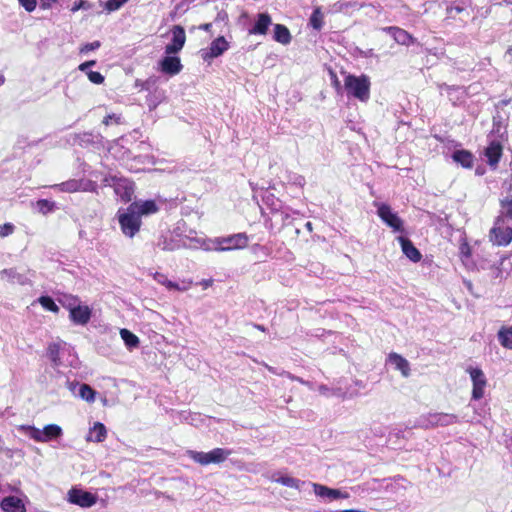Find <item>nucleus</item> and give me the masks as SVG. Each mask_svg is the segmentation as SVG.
<instances>
[{
    "label": "nucleus",
    "mask_w": 512,
    "mask_h": 512,
    "mask_svg": "<svg viewBox=\"0 0 512 512\" xmlns=\"http://www.w3.org/2000/svg\"><path fill=\"white\" fill-rule=\"evenodd\" d=\"M485 156L490 166L496 167L501 156L502 146L498 141H491L488 147L485 149Z\"/></svg>",
    "instance_id": "nucleus-23"
},
{
    "label": "nucleus",
    "mask_w": 512,
    "mask_h": 512,
    "mask_svg": "<svg viewBox=\"0 0 512 512\" xmlns=\"http://www.w3.org/2000/svg\"><path fill=\"white\" fill-rule=\"evenodd\" d=\"M272 25V19L268 13H259L255 24L249 29V34L265 35Z\"/></svg>",
    "instance_id": "nucleus-19"
},
{
    "label": "nucleus",
    "mask_w": 512,
    "mask_h": 512,
    "mask_svg": "<svg viewBox=\"0 0 512 512\" xmlns=\"http://www.w3.org/2000/svg\"><path fill=\"white\" fill-rule=\"evenodd\" d=\"M232 454V450L226 448H214L209 452L187 450L186 455L194 462L207 466L210 464H221Z\"/></svg>",
    "instance_id": "nucleus-3"
},
{
    "label": "nucleus",
    "mask_w": 512,
    "mask_h": 512,
    "mask_svg": "<svg viewBox=\"0 0 512 512\" xmlns=\"http://www.w3.org/2000/svg\"><path fill=\"white\" fill-rule=\"evenodd\" d=\"M472 380V399L479 400L484 396L487 379L484 372L480 368L468 367L466 370Z\"/></svg>",
    "instance_id": "nucleus-9"
},
{
    "label": "nucleus",
    "mask_w": 512,
    "mask_h": 512,
    "mask_svg": "<svg viewBox=\"0 0 512 512\" xmlns=\"http://www.w3.org/2000/svg\"><path fill=\"white\" fill-rule=\"evenodd\" d=\"M452 159L463 168L470 169L473 167L474 156L468 150H456L452 154Z\"/></svg>",
    "instance_id": "nucleus-26"
},
{
    "label": "nucleus",
    "mask_w": 512,
    "mask_h": 512,
    "mask_svg": "<svg viewBox=\"0 0 512 512\" xmlns=\"http://www.w3.org/2000/svg\"><path fill=\"white\" fill-rule=\"evenodd\" d=\"M0 507L4 512H26L23 501L16 496L3 498Z\"/></svg>",
    "instance_id": "nucleus-22"
},
{
    "label": "nucleus",
    "mask_w": 512,
    "mask_h": 512,
    "mask_svg": "<svg viewBox=\"0 0 512 512\" xmlns=\"http://www.w3.org/2000/svg\"><path fill=\"white\" fill-rule=\"evenodd\" d=\"M68 501L80 507L88 508L97 502V496L82 489L72 488L68 492Z\"/></svg>",
    "instance_id": "nucleus-10"
},
{
    "label": "nucleus",
    "mask_w": 512,
    "mask_h": 512,
    "mask_svg": "<svg viewBox=\"0 0 512 512\" xmlns=\"http://www.w3.org/2000/svg\"><path fill=\"white\" fill-rule=\"evenodd\" d=\"M114 192L123 202L132 200L134 194V183L126 178L113 177L112 184Z\"/></svg>",
    "instance_id": "nucleus-12"
},
{
    "label": "nucleus",
    "mask_w": 512,
    "mask_h": 512,
    "mask_svg": "<svg viewBox=\"0 0 512 512\" xmlns=\"http://www.w3.org/2000/svg\"><path fill=\"white\" fill-rule=\"evenodd\" d=\"M87 77L94 84H102L104 82V76L100 72L89 71L87 72Z\"/></svg>",
    "instance_id": "nucleus-50"
},
{
    "label": "nucleus",
    "mask_w": 512,
    "mask_h": 512,
    "mask_svg": "<svg viewBox=\"0 0 512 512\" xmlns=\"http://www.w3.org/2000/svg\"><path fill=\"white\" fill-rule=\"evenodd\" d=\"M106 436L107 430L104 424L95 422L94 425L89 429L86 440L99 443L103 442Z\"/></svg>",
    "instance_id": "nucleus-27"
},
{
    "label": "nucleus",
    "mask_w": 512,
    "mask_h": 512,
    "mask_svg": "<svg viewBox=\"0 0 512 512\" xmlns=\"http://www.w3.org/2000/svg\"><path fill=\"white\" fill-rule=\"evenodd\" d=\"M36 207L40 213L45 215L54 211L56 204L55 202L47 199H40L37 201Z\"/></svg>",
    "instance_id": "nucleus-41"
},
{
    "label": "nucleus",
    "mask_w": 512,
    "mask_h": 512,
    "mask_svg": "<svg viewBox=\"0 0 512 512\" xmlns=\"http://www.w3.org/2000/svg\"><path fill=\"white\" fill-rule=\"evenodd\" d=\"M95 64H96V61H94V60L86 61V62L80 64L78 69L87 74V72L90 71L89 68L94 66Z\"/></svg>",
    "instance_id": "nucleus-57"
},
{
    "label": "nucleus",
    "mask_w": 512,
    "mask_h": 512,
    "mask_svg": "<svg viewBox=\"0 0 512 512\" xmlns=\"http://www.w3.org/2000/svg\"><path fill=\"white\" fill-rule=\"evenodd\" d=\"M228 48V42L221 36L213 40L209 48L201 50V56L204 61H210L213 58L222 55L226 50H228Z\"/></svg>",
    "instance_id": "nucleus-13"
},
{
    "label": "nucleus",
    "mask_w": 512,
    "mask_h": 512,
    "mask_svg": "<svg viewBox=\"0 0 512 512\" xmlns=\"http://www.w3.org/2000/svg\"><path fill=\"white\" fill-rule=\"evenodd\" d=\"M92 311L87 305L81 303L70 312V319L78 325H85L91 318Z\"/></svg>",
    "instance_id": "nucleus-21"
},
{
    "label": "nucleus",
    "mask_w": 512,
    "mask_h": 512,
    "mask_svg": "<svg viewBox=\"0 0 512 512\" xmlns=\"http://www.w3.org/2000/svg\"><path fill=\"white\" fill-rule=\"evenodd\" d=\"M288 182L297 187H303L306 183L304 176L297 174V173L289 174Z\"/></svg>",
    "instance_id": "nucleus-45"
},
{
    "label": "nucleus",
    "mask_w": 512,
    "mask_h": 512,
    "mask_svg": "<svg viewBox=\"0 0 512 512\" xmlns=\"http://www.w3.org/2000/svg\"><path fill=\"white\" fill-rule=\"evenodd\" d=\"M58 301L64 308L69 310V313L81 303L78 297L70 294H63L58 298Z\"/></svg>",
    "instance_id": "nucleus-35"
},
{
    "label": "nucleus",
    "mask_w": 512,
    "mask_h": 512,
    "mask_svg": "<svg viewBox=\"0 0 512 512\" xmlns=\"http://www.w3.org/2000/svg\"><path fill=\"white\" fill-rule=\"evenodd\" d=\"M370 79L367 75L355 76L348 74L344 79V87L349 96L361 102H367L370 98Z\"/></svg>",
    "instance_id": "nucleus-1"
},
{
    "label": "nucleus",
    "mask_w": 512,
    "mask_h": 512,
    "mask_svg": "<svg viewBox=\"0 0 512 512\" xmlns=\"http://www.w3.org/2000/svg\"><path fill=\"white\" fill-rule=\"evenodd\" d=\"M248 235L246 233H237L224 237H218L214 240V250L229 251L243 249L248 245Z\"/></svg>",
    "instance_id": "nucleus-6"
},
{
    "label": "nucleus",
    "mask_w": 512,
    "mask_h": 512,
    "mask_svg": "<svg viewBox=\"0 0 512 512\" xmlns=\"http://www.w3.org/2000/svg\"><path fill=\"white\" fill-rule=\"evenodd\" d=\"M289 378H290L291 380L298 381L299 383H301V384H304V385L308 386L311 390H313V389H314V387H313V384H312V383H310V382H308V381H305V380H303V379H302V378H300V377H297V376H294V375L289 374Z\"/></svg>",
    "instance_id": "nucleus-59"
},
{
    "label": "nucleus",
    "mask_w": 512,
    "mask_h": 512,
    "mask_svg": "<svg viewBox=\"0 0 512 512\" xmlns=\"http://www.w3.org/2000/svg\"><path fill=\"white\" fill-rule=\"evenodd\" d=\"M318 391L322 394V395H328L329 392L331 391V389L326 386V385H320L318 387Z\"/></svg>",
    "instance_id": "nucleus-61"
},
{
    "label": "nucleus",
    "mask_w": 512,
    "mask_h": 512,
    "mask_svg": "<svg viewBox=\"0 0 512 512\" xmlns=\"http://www.w3.org/2000/svg\"><path fill=\"white\" fill-rule=\"evenodd\" d=\"M79 186H80V191H89V192H94L96 191V188H97V184L95 182H92V181H89V180H79Z\"/></svg>",
    "instance_id": "nucleus-47"
},
{
    "label": "nucleus",
    "mask_w": 512,
    "mask_h": 512,
    "mask_svg": "<svg viewBox=\"0 0 512 512\" xmlns=\"http://www.w3.org/2000/svg\"><path fill=\"white\" fill-rule=\"evenodd\" d=\"M155 78H148L145 81H136V86L140 87L141 90L150 91V89L155 85Z\"/></svg>",
    "instance_id": "nucleus-48"
},
{
    "label": "nucleus",
    "mask_w": 512,
    "mask_h": 512,
    "mask_svg": "<svg viewBox=\"0 0 512 512\" xmlns=\"http://www.w3.org/2000/svg\"><path fill=\"white\" fill-rule=\"evenodd\" d=\"M171 41L165 46L166 55H175L182 50L186 42L185 30L180 25L173 26Z\"/></svg>",
    "instance_id": "nucleus-11"
},
{
    "label": "nucleus",
    "mask_w": 512,
    "mask_h": 512,
    "mask_svg": "<svg viewBox=\"0 0 512 512\" xmlns=\"http://www.w3.org/2000/svg\"><path fill=\"white\" fill-rule=\"evenodd\" d=\"M505 58L511 62L512 61V47L508 48L505 54Z\"/></svg>",
    "instance_id": "nucleus-64"
},
{
    "label": "nucleus",
    "mask_w": 512,
    "mask_h": 512,
    "mask_svg": "<svg viewBox=\"0 0 512 512\" xmlns=\"http://www.w3.org/2000/svg\"><path fill=\"white\" fill-rule=\"evenodd\" d=\"M377 207V214L381 220L391 227L394 231H403V221L401 218L392 211L391 207L384 203H375Z\"/></svg>",
    "instance_id": "nucleus-8"
},
{
    "label": "nucleus",
    "mask_w": 512,
    "mask_h": 512,
    "mask_svg": "<svg viewBox=\"0 0 512 512\" xmlns=\"http://www.w3.org/2000/svg\"><path fill=\"white\" fill-rule=\"evenodd\" d=\"M128 0H107L105 3V9L108 12H113L120 9Z\"/></svg>",
    "instance_id": "nucleus-44"
},
{
    "label": "nucleus",
    "mask_w": 512,
    "mask_h": 512,
    "mask_svg": "<svg viewBox=\"0 0 512 512\" xmlns=\"http://www.w3.org/2000/svg\"><path fill=\"white\" fill-rule=\"evenodd\" d=\"M388 361L395 369L399 370L404 377H408L410 375V364L401 355L391 353L388 356Z\"/></svg>",
    "instance_id": "nucleus-25"
},
{
    "label": "nucleus",
    "mask_w": 512,
    "mask_h": 512,
    "mask_svg": "<svg viewBox=\"0 0 512 512\" xmlns=\"http://www.w3.org/2000/svg\"><path fill=\"white\" fill-rule=\"evenodd\" d=\"M314 493L317 497L333 501L337 499H347L349 494L339 489H333L322 484L312 483Z\"/></svg>",
    "instance_id": "nucleus-14"
},
{
    "label": "nucleus",
    "mask_w": 512,
    "mask_h": 512,
    "mask_svg": "<svg viewBox=\"0 0 512 512\" xmlns=\"http://www.w3.org/2000/svg\"><path fill=\"white\" fill-rule=\"evenodd\" d=\"M129 207L131 211L134 210L140 218H142V216L155 214L159 209L154 200L134 201Z\"/></svg>",
    "instance_id": "nucleus-17"
},
{
    "label": "nucleus",
    "mask_w": 512,
    "mask_h": 512,
    "mask_svg": "<svg viewBox=\"0 0 512 512\" xmlns=\"http://www.w3.org/2000/svg\"><path fill=\"white\" fill-rule=\"evenodd\" d=\"M490 241L497 246H507L512 241V225L496 219L490 230Z\"/></svg>",
    "instance_id": "nucleus-7"
},
{
    "label": "nucleus",
    "mask_w": 512,
    "mask_h": 512,
    "mask_svg": "<svg viewBox=\"0 0 512 512\" xmlns=\"http://www.w3.org/2000/svg\"><path fill=\"white\" fill-rule=\"evenodd\" d=\"M47 355L51 360L54 367H59L62 365L60 359V346L56 343L50 344L48 347Z\"/></svg>",
    "instance_id": "nucleus-39"
},
{
    "label": "nucleus",
    "mask_w": 512,
    "mask_h": 512,
    "mask_svg": "<svg viewBox=\"0 0 512 512\" xmlns=\"http://www.w3.org/2000/svg\"><path fill=\"white\" fill-rule=\"evenodd\" d=\"M79 185H80L79 180L70 179V180L62 182L60 184H55L52 186V188L59 189L62 192L73 193V192L80 191Z\"/></svg>",
    "instance_id": "nucleus-36"
},
{
    "label": "nucleus",
    "mask_w": 512,
    "mask_h": 512,
    "mask_svg": "<svg viewBox=\"0 0 512 512\" xmlns=\"http://www.w3.org/2000/svg\"><path fill=\"white\" fill-rule=\"evenodd\" d=\"M153 278L159 284L165 286L168 290L186 291L191 285V282H183V285L180 286L178 283L169 280L165 274L159 272L154 273Z\"/></svg>",
    "instance_id": "nucleus-24"
},
{
    "label": "nucleus",
    "mask_w": 512,
    "mask_h": 512,
    "mask_svg": "<svg viewBox=\"0 0 512 512\" xmlns=\"http://www.w3.org/2000/svg\"><path fill=\"white\" fill-rule=\"evenodd\" d=\"M464 10L461 6L450 5L447 7L446 12L449 18H455L456 14L461 13Z\"/></svg>",
    "instance_id": "nucleus-55"
},
{
    "label": "nucleus",
    "mask_w": 512,
    "mask_h": 512,
    "mask_svg": "<svg viewBox=\"0 0 512 512\" xmlns=\"http://www.w3.org/2000/svg\"><path fill=\"white\" fill-rule=\"evenodd\" d=\"M496 219L512 225V197H505L501 200L500 213Z\"/></svg>",
    "instance_id": "nucleus-29"
},
{
    "label": "nucleus",
    "mask_w": 512,
    "mask_h": 512,
    "mask_svg": "<svg viewBox=\"0 0 512 512\" xmlns=\"http://www.w3.org/2000/svg\"><path fill=\"white\" fill-rule=\"evenodd\" d=\"M272 481L276 483H280L283 486L289 487V488H295L297 490H300L302 486L305 484L304 481H301L299 479L290 477V476H282L278 474H273Z\"/></svg>",
    "instance_id": "nucleus-30"
},
{
    "label": "nucleus",
    "mask_w": 512,
    "mask_h": 512,
    "mask_svg": "<svg viewBox=\"0 0 512 512\" xmlns=\"http://www.w3.org/2000/svg\"><path fill=\"white\" fill-rule=\"evenodd\" d=\"M20 5L25 8L26 11L32 12L37 6V0H18Z\"/></svg>",
    "instance_id": "nucleus-52"
},
{
    "label": "nucleus",
    "mask_w": 512,
    "mask_h": 512,
    "mask_svg": "<svg viewBox=\"0 0 512 512\" xmlns=\"http://www.w3.org/2000/svg\"><path fill=\"white\" fill-rule=\"evenodd\" d=\"M309 25L317 31H320L324 26V13L321 7H316L309 19Z\"/></svg>",
    "instance_id": "nucleus-34"
},
{
    "label": "nucleus",
    "mask_w": 512,
    "mask_h": 512,
    "mask_svg": "<svg viewBox=\"0 0 512 512\" xmlns=\"http://www.w3.org/2000/svg\"><path fill=\"white\" fill-rule=\"evenodd\" d=\"M405 480L403 478H395L393 480H382L379 481L377 479H373L372 481L366 484L367 490H377L382 487L387 491L396 492L399 488L405 489V485L403 484Z\"/></svg>",
    "instance_id": "nucleus-16"
},
{
    "label": "nucleus",
    "mask_w": 512,
    "mask_h": 512,
    "mask_svg": "<svg viewBox=\"0 0 512 512\" xmlns=\"http://www.w3.org/2000/svg\"><path fill=\"white\" fill-rule=\"evenodd\" d=\"M80 385L81 384H79L76 381H69V380H67V382H66L67 388L72 392L73 395H77L78 394L79 386Z\"/></svg>",
    "instance_id": "nucleus-56"
},
{
    "label": "nucleus",
    "mask_w": 512,
    "mask_h": 512,
    "mask_svg": "<svg viewBox=\"0 0 512 512\" xmlns=\"http://www.w3.org/2000/svg\"><path fill=\"white\" fill-rule=\"evenodd\" d=\"M397 240L401 245L402 252L408 259L415 263L421 260L422 255L420 251L414 246L410 239L404 236H399Z\"/></svg>",
    "instance_id": "nucleus-18"
},
{
    "label": "nucleus",
    "mask_w": 512,
    "mask_h": 512,
    "mask_svg": "<svg viewBox=\"0 0 512 512\" xmlns=\"http://www.w3.org/2000/svg\"><path fill=\"white\" fill-rule=\"evenodd\" d=\"M1 279H5L10 283H17L19 285H27L30 283V278L25 273L18 272L15 268L4 269L0 272Z\"/></svg>",
    "instance_id": "nucleus-20"
},
{
    "label": "nucleus",
    "mask_w": 512,
    "mask_h": 512,
    "mask_svg": "<svg viewBox=\"0 0 512 512\" xmlns=\"http://www.w3.org/2000/svg\"><path fill=\"white\" fill-rule=\"evenodd\" d=\"M73 142L82 146L87 147L89 145L97 144L101 142L100 134H94L91 132H84L81 134H75L73 136Z\"/></svg>",
    "instance_id": "nucleus-28"
},
{
    "label": "nucleus",
    "mask_w": 512,
    "mask_h": 512,
    "mask_svg": "<svg viewBox=\"0 0 512 512\" xmlns=\"http://www.w3.org/2000/svg\"><path fill=\"white\" fill-rule=\"evenodd\" d=\"M20 430L34 441L42 443L56 440L63 435L62 428L57 424H48L43 429L30 425H22Z\"/></svg>",
    "instance_id": "nucleus-2"
},
{
    "label": "nucleus",
    "mask_w": 512,
    "mask_h": 512,
    "mask_svg": "<svg viewBox=\"0 0 512 512\" xmlns=\"http://www.w3.org/2000/svg\"><path fill=\"white\" fill-rule=\"evenodd\" d=\"M158 65L159 70L169 76L177 75L183 69L180 58L174 55H166L159 61Z\"/></svg>",
    "instance_id": "nucleus-15"
},
{
    "label": "nucleus",
    "mask_w": 512,
    "mask_h": 512,
    "mask_svg": "<svg viewBox=\"0 0 512 512\" xmlns=\"http://www.w3.org/2000/svg\"><path fill=\"white\" fill-rule=\"evenodd\" d=\"M497 337L504 348L512 350V326L501 327L497 333Z\"/></svg>",
    "instance_id": "nucleus-33"
},
{
    "label": "nucleus",
    "mask_w": 512,
    "mask_h": 512,
    "mask_svg": "<svg viewBox=\"0 0 512 512\" xmlns=\"http://www.w3.org/2000/svg\"><path fill=\"white\" fill-rule=\"evenodd\" d=\"M264 202L270 208L273 216H278L279 211L284 207L282 202L272 194L266 195L264 197Z\"/></svg>",
    "instance_id": "nucleus-38"
},
{
    "label": "nucleus",
    "mask_w": 512,
    "mask_h": 512,
    "mask_svg": "<svg viewBox=\"0 0 512 512\" xmlns=\"http://www.w3.org/2000/svg\"><path fill=\"white\" fill-rule=\"evenodd\" d=\"M57 0H41V6L42 8H49L53 3H55Z\"/></svg>",
    "instance_id": "nucleus-63"
},
{
    "label": "nucleus",
    "mask_w": 512,
    "mask_h": 512,
    "mask_svg": "<svg viewBox=\"0 0 512 512\" xmlns=\"http://www.w3.org/2000/svg\"><path fill=\"white\" fill-rule=\"evenodd\" d=\"M147 102H148V106L150 109H155L158 105V101L156 99H154L152 96H150L147 99Z\"/></svg>",
    "instance_id": "nucleus-60"
},
{
    "label": "nucleus",
    "mask_w": 512,
    "mask_h": 512,
    "mask_svg": "<svg viewBox=\"0 0 512 512\" xmlns=\"http://www.w3.org/2000/svg\"><path fill=\"white\" fill-rule=\"evenodd\" d=\"M386 30L392 35V37L395 39V41L402 45H408L412 37L411 35L405 31L404 29H401L399 27H388Z\"/></svg>",
    "instance_id": "nucleus-32"
},
{
    "label": "nucleus",
    "mask_w": 512,
    "mask_h": 512,
    "mask_svg": "<svg viewBox=\"0 0 512 512\" xmlns=\"http://www.w3.org/2000/svg\"><path fill=\"white\" fill-rule=\"evenodd\" d=\"M460 256L465 265H469V259L471 256V248L467 243H463L460 246Z\"/></svg>",
    "instance_id": "nucleus-46"
},
{
    "label": "nucleus",
    "mask_w": 512,
    "mask_h": 512,
    "mask_svg": "<svg viewBox=\"0 0 512 512\" xmlns=\"http://www.w3.org/2000/svg\"><path fill=\"white\" fill-rule=\"evenodd\" d=\"M90 8V4L84 0H76L71 8L72 12H76L80 9L87 10Z\"/></svg>",
    "instance_id": "nucleus-54"
},
{
    "label": "nucleus",
    "mask_w": 512,
    "mask_h": 512,
    "mask_svg": "<svg viewBox=\"0 0 512 512\" xmlns=\"http://www.w3.org/2000/svg\"><path fill=\"white\" fill-rule=\"evenodd\" d=\"M459 422V417L449 413H429L421 416L417 423L418 426L429 429L434 427H446Z\"/></svg>",
    "instance_id": "nucleus-5"
},
{
    "label": "nucleus",
    "mask_w": 512,
    "mask_h": 512,
    "mask_svg": "<svg viewBox=\"0 0 512 512\" xmlns=\"http://www.w3.org/2000/svg\"><path fill=\"white\" fill-rule=\"evenodd\" d=\"M291 213L295 214L296 212L292 211L288 207L284 206L280 211L278 216H273L276 220L281 221L282 225H286L289 223L291 219Z\"/></svg>",
    "instance_id": "nucleus-43"
},
{
    "label": "nucleus",
    "mask_w": 512,
    "mask_h": 512,
    "mask_svg": "<svg viewBox=\"0 0 512 512\" xmlns=\"http://www.w3.org/2000/svg\"><path fill=\"white\" fill-rule=\"evenodd\" d=\"M100 46H101L100 41H93V42H90V43H86L83 46H81L80 53L81 54H86V53H88L90 51L97 50Z\"/></svg>",
    "instance_id": "nucleus-49"
},
{
    "label": "nucleus",
    "mask_w": 512,
    "mask_h": 512,
    "mask_svg": "<svg viewBox=\"0 0 512 512\" xmlns=\"http://www.w3.org/2000/svg\"><path fill=\"white\" fill-rule=\"evenodd\" d=\"M14 231V226L11 223H5L0 225V237H6L12 234Z\"/></svg>",
    "instance_id": "nucleus-53"
},
{
    "label": "nucleus",
    "mask_w": 512,
    "mask_h": 512,
    "mask_svg": "<svg viewBox=\"0 0 512 512\" xmlns=\"http://www.w3.org/2000/svg\"><path fill=\"white\" fill-rule=\"evenodd\" d=\"M77 395L87 402L95 400V391L88 384H81Z\"/></svg>",
    "instance_id": "nucleus-40"
},
{
    "label": "nucleus",
    "mask_w": 512,
    "mask_h": 512,
    "mask_svg": "<svg viewBox=\"0 0 512 512\" xmlns=\"http://www.w3.org/2000/svg\"><path fill=\"white\" fill-rule=\"evenodd\" d=\"M103 124L106 126H109L112 123L120 124L121 123V116L117 114H109L103 119Z\"/></svg>",
    "instance_id": "nucleus-51"
},
{
    "label": "nucleus",
    "mask_w": 512,
    "mask_h": 512,
    "mask_svg": "<svg viewBox=\"0 0 512 512\" xmlns=\"http://www.w3.org/2000/svg\"><path fill=\"white\" fill-rule=\"evenodd\" d=\"M273 39L283 45H287L291 42V34L286 26L275 24Z\"/></svg>",
    "instance_id": "nucleus-31"
},
{
    "label": "nucleus",
    "mask_w": 512,
    "mask_h": 512,
    "mask_svg": "<svg viewBox=\"0 0 512 512\" xmlns=\"http://www.w3.org/2000/svg\"><path fill=\"white\" fill-rule=\"evenodd\" d=\"M120 335L127 348L133 349L139 345V338L128 329H121Z\"/></svg>",
    "instance_id": "nucleus-37"
},
{
    "label": "nucleus",
    "mask_w": 512,
    "mask_h": 512,
    "mask_svg": "<svg viewBox=\"0 0 512 512\" xmlns=\"http://www.w3.org/2000/svg\"><path fill=\"white\" fill-rule=\"evenodd\" d=\"M117 218L121 232L128 238H133L140 230L142 220L138 214L128 206L120 208L117 212Z\"/></svg>",
    "instance_id": "nucleus-4"
},
{
    "label": "nucleus",
    "mask_w": 512,
    "mask_h": 512,
    "mask_svg": "<svg viewBox=\"0 0 512 512\" xmlns=\"http://www.w3.org/2000/svg\"><path fill=\"white\" fill-rule=\"evenodd\" d=\"M475 415L479 416L480 418H484L486 414L488 413V408L484 405L482 407H473Z\"/></svg>",
    "instance_id": "nucleus-58"
},
{
    "label": "nucleus",
    "mask_w": 512,
    "mask_h": 512,
    "mask_svg": "<svg viewBox=\"0 0 512 512\" xmlns=\"http://www.w3.org/2000/svg\"><path fill=\"white\" fill-rule=\"evenodd\" d=\"M38 302L47 311H51L54 313H57L59 311V307L56 305V303L50 296H41L38 298Z\"/></svg>",
    "instance_id": "nucleus-42"
},
{
    "label": "nucleus",
    "mask_w": 512,
    "mask_h": 512,
    "mask_svg": "<svg viewBox=\"0 0 512 512\" xmlns=\"http://www.w3.org/2000/svg\"><path fill=\"white\" fill-rule=\"evenodd\" d=\"M158 246L162 250H173L174 249V246H171V245L167 244L166 240L163 241V244L161 242H159Z\"/></svg>",
    "instance_id": "nucleus-62"
}]
</instances>
